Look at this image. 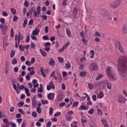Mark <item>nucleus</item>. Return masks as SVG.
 <instances>
[{
  "label": "nucleus",
  "instance_id": "obj_1",
  "mask_svg": "<svg viewBox=\"0 0 127 127\" xmlns=\"http://www.w3.org/2000/svg\"><path fill=\"white\" fill-rule=\"evenodd\" d=\"M118 68L123 76L127 75V57L122 56L120 57L118 61Z\"/></svg>",
  "mask_w": 127,
  "mask_h": 127
},
{
  "label": "nucleus",
  "instance_id": "obj_2",
  "mask_svg": "<svg viewBox=\"0 0 127 127\" xmlns=\"http://www.w3.org/2000/svg\"><path fill=\"white\" fill-rule=\"evenodd\" d=\"M106 70L107 75L111 81H114L116 79L115 72L111 67H107Z\"/></svg>",
  "mask_w": 127,
  "mask_h": 127
},
{
  "label": "nucleus",
  "instance_id": "obj_3",
  "mask_svg": "<svg viewBox=\"0 0 127 127\" xmlns=\"http://www.w3.org/2000/svg\"><path fill=\"white\" fill-rule=\"evenodd\" d=\"M105 81L100 82L95 85V87L99 90L103 89L105 87Z\"/></svg>",
  "mask_w": 127,
  "mask_h": 127
},
{
  "label": "nucleus",
  "instance_id": "obj_4",
  "mask_svg": "<svg viewBox=\"0 0 127 127\" xmlns=\"http://www.w3.org/2000/svg\"><path fill=\"white\" fill-rule=\"evenodd\" d=\"M90 69L91 71L93 70H96L98 69L97 65L95 63H92L89 66Z\"/></svg>",
  "mask_w": 127,
  "mask_h": 127
},
{
  "label": "nucleus",
  "instance_id": "obj_5",
  "mask_svg": "<svg viewBox=\"0 0 127 127\" xmlns=\"http://www.w3.org/2000/svg\"><path fill=\"white\" fill-rule=\"evenodd\" d=\"M119 5V2L116 1L111 2L110 4V6L111 7L114 9L117 7Z\"/></svg>",
  "mask_w": 127,
  "mask_h": 127
},
{
  "label": "nucleus",
  "instance_id": "obj_6",
  "mask_svg": "<svg viewBox=\"0 0 127 127\" xmlns=\"http://www.w3.org/2000/svg\"><path fill=\"white\" fill-rule=\"evenodd\" d=\"M118 101L121 103H124L125 102L126 99L121 95H120L118 98Z\"/></svg>",
  "mask_w": 127,
  "mask_h": 127
},
{
  "label": "nucleus",
  "instance_id": "obj_7",
  "mask_svg": "<svg viewBox=\"0 0 127 127\" xmlns=\"http://www.w3.org/2000/svg\"><path fill=\"white\" fill-rule=\"evenodd\" d=\"M105 86L107 85L108 89H109L111 90V89L112 86V85L111 83L107 81H105Z\"/></svg>",
  "mask_w": 127,
  "mask_h": 127
},
{
  "label": "nucleus",
  "instance_id": "obj_8",
  "mask_svg": "<svg viewBox=\"0 0 127 127\" xmlns=\"http://www.w3.org/2000/svg\"><path fill=\"white\" fill-rule=\"evenodd\" d=\"M77 12V9L76 7H75L74 8L73 11V14L74 16V18L75 19L76 18V16Z\"/></svg>",
  "mask_w": 127,
  "mask_h": 127
},
{
  "label": "nucleus",
  "instance_id": "obj_9",
  "mask_svg": "<svg viewBox=\"0 0 127 127\" xmlns=\"http://www.w3.org/2000/svg\"><path fill=\"white\" fill-rule=\"evenodd\" d=\"M54 93H51L48 94L47 97L48 99L52 100L54 98Z\"/></svg>",
  "mask_w": 127,
  "mask_h": 127
},
{
  "label": "nucleus",
  "instance_id": "obj_10",
  "mask_svg": "<svg viewBox=\"0 0 127 127\" xmlns=\"http://www.w3.org/2000/svg\"><path fill=\"white\" fill-rule=\"evenodd\" d=\"M64 95L63 94L61 93L59 95L58 98V101H60L63 99Z\"/></svg>",
  "mask_w": 127,
  "mask_h": 127
},
{
  "label": "nucleus",
  "instance_id": "obj_11",
  "mask_svg": "<svg viewBox=\"0 0 127 127\" xmlns=\"http://www.w3.org/2000/svg\"><path fill=\"white\" fill-rule=\"evenodd\" d=\"M39 32V30L38 29H36L32 31V34L33 35H36Z\"/></svg>",
  "mask_w": 127,
  "mask_h": 127
},
{
  "label": "nucleus",
  "instance_id": "obj_12",
  "mask_svg": "<svg viewBox=\"0 0 127 127\" xmlns=\"http://www.w3.org/2000/svg\"><path fill=\"white\" fill-rule=\"evenodd\" d=\"M114 44L116 46V47H119L121 45L119 42L117 40H116L114 42Z\"/></svg>",
  "mask_w": 127,
  "mask_h": 127
},
{
  "label": "nucleus",
  "instance_id": "obj_13",
  "mask_svg": "<svg viewBox=\"0 0 127 127\" xmlns=\"http://www.w3.org/2000/svg\"><path fill=\"white\" fill-rule=\"evenodd\" d=\"M66 32L67 34L68 37H70L71 36V35L70 31V30L68 28H67L66 30Z\"/></svg>",
  "mask_w": 127,
  "mask_h": 127
},
{
  "label": "nucleus",
  "instance_id": "obj_14",
  "mask_svg": "<svg viewBox=\"0 0 127 127\" xmlns=\"http://www.w3.org/2000/svg\"><path fill=\"white\" fill-rule=\"evenodd\" d=\"M55 63V62L53 59H51L50 61L49 64L52 66H53Z\"/></svg>",
  "mask_w": 127,
  "mask_h": 127
},
{
  "label": "nucleus",
  "instance_id": "obj_15",
  "mask_svg": "<svg viewBox=\"0 0 127 127\" xmlns=\"http://www.w3.org/2000/svg\"><path fill=\"white\" fill-rule=\"evenodd\" d=\"M40 52L42 56L45 57L46 56L47 53L43 51L42 49H40Z\"/></svg>",
  "mask_w": 127,
  "mask_h": 127
},
{
  "label": "nucleus",
  "instance_id": "obj_16",
  "mask_svg": "<svg viewBox=\"0 0 127 127\" xmlns=\"http://www.w3.org/2000/svg\"><path fill=\"white\" fill-rule=\"evenodd\" d=\"M104 95L103 93L102 92H100L97 96L98 98H101L103 97V96Z\"/></svg>",
  "mask_w": 127,
  "mask_h": 127
},
{
  "label": "nucleus",
  "instance_id": "obj_17",
  "mask_svg": "<svg viewBox=\"0 0 127 127\" xmlns=\"http://www.w3.org/2000/svg\"><path fill=\"white\" fill-rule=\"evenodd\" d=\"M122 30L123 32L125 33L127 32V27H123L122 28Z\"/></svg>",
  "mask_w": 127,
  "mask_h": 127
},
{
  "label": "nucleus",
  "instance_id": "obj_18",
  "mask_svg": "<svg viewBox=\"0 0 127 127\" xmlns=\"http://www.w3.org/2000/svg\"><path fill=\"white\" fill-rule=\"evenodd\" d=\"M86 74V73L85 71H82L80 73V76L82 77L85 76Z\"/></svg>",
  "mask_w": 127,
  "mask_h": 127
},
{
  "label": "nucleus",
  "instance_id": "obj_19",
  "mask_svg": "<svg viewBox=\"0 0 127 127\" xmlns=\"http://www.w3.org/2000/svg\"><path fill=\"white\" fill-rule=\"evenodd\" d=\"M42 110V108L39 107H38L36 109V111L39 114H40L41 113Z\"/></svg>",
  "mask_w": 127,
  "mask_h": 127
},
{
  "label": "nucleus",
  "instance_id": "obj_20",
  "mask_svg": "<svg viewBox=\"0 0 127 127\" xmlns=\"http://www.w3.org/2000/svg\"><path fill=\"white\" fill-rule=\"evenodd\" d=\"M102 124L104 126L108 124L107 121L105 120L102 119L101 120Z\"/></svg>",
  "mask_w": 127,
  "mask_h": 127
},
{
  "label": "nucleus",
  "instance_id": "obj_21",
  "mask_svg": "<svg viewBox=\"0 0 127 127\" xmlns=\"http://www.w3.org/2000/svg\"><path fill=\"white\" fill-rule=\"evenodd\" d=\"M27 18H25L24 20L23 24V26L24 27H25L27 25Z\"/></svg>",
  "mask_w": 127,
  "mask_h": 127
},
{
  "label": "nucleus",
  "instance_id": "obj_22",
  "mask_svg": "<svg viewBox=\"0 0 127 127\" xmlns=\"http://www.w3.org/2000/svg\"><path fill=\"white\" fill-rule=\"evenodd\" d=\"M80 34L81 37L82 38H84L85 37V35H84V32L83 31H82L80 32Z\"/></svg>",
  "mask_w": 127,
  "mask_h": 127
},
{
  "label": "nucleus",
  "instance_id": "obj_23",
  "mask_svg": "<svg viewBox=\"0 0 127 127\" xmlns=\"http://www.w3.org/2000/svg\"><path fill=\"white\" fill-rule=\"evenodd\" d=\"M58 59L59 62L61 63H62L64 62V59L60 57H58Z\"/></svg>",
  "mask_w": 127,
  "mask_h": 127
},
{
  "label": "nucleus",
  "instance_id": "obj_24",
  "mask_svg": "<svg viewBox=\"0 0 127 127\" xmlns=\"http://www.w3.org/2000/svg\"><path fill=\"white\" fill-rule=\"evenodd\" d=\"M11 12H12V14L13 15H14L16 13V11L15 9L14 8H11Z\"/></svg>",
  "mask_w": 127,
  "mask_h": 127
},
{
  "label": "nucleus",
  "instance_id": "obj_25",
  "mask_svg": "<svg viewBox=\"0 0 127 127\" xmlns=\"http://www.w3.org/2000/svg\"><path fill=\"white\" fill-rule=\"evenodd\" d=\"M103 77V75H102L99 74L98 76L96 77L95 79L96 80H98L101 79V78Z\"/></svg>",
  "mask_w": 127,
  "mask_h": 127
},
{
  "label": "nucleus",
  "instance_id": "obj_26",
  "mask_svg": "<svg viewBox=\"0 0 127 127\" xmlns=\"http://www.w3.org/2000/svg\"><path fill=\"white\" fill-rule=\"evenodd\" d=\"M36 10L38 15H39L41 10V7L40 6H38L36 8Z\"/></svg>",
  "mask_w": 127,
  "mask_h": 127
},
{
  "label": "nucleus",
  "instance_id": "obj_27",
  "mask_svg": "<svg viewBox=\"0 0 127 127\" xmlns=\"http://www.w3.org/2000/svg\"><path fill=\"white\" fill-rule=\"evenodd\" d=\"M17 60L15 58H14L13 59L12 63L13 64H15L17 63Z\"/></svg>",
  "mask_w": 127,
  "mask_h": 127
},
{
  "label": "nucleus",
  "instance_id": "obj_28",
  "mask_svg": "<svg viewBox=\"0 0 127 127\" xmlns=\"http://www.w3.org/2000/svg\"><path fill=\"white\" fill-rule=\"evenodd\" d=\"M35 7H32L29 10V13L30 14H31L34 11V10H35Z\"/></svg>",
  "mask_w": 127,
  "mask_h": 127
},
{
  "label": "nucleus",
  "instance_id": "obj_29",
  "mask_svg": "<svg viewBox=\"0 0 127 127\" xmlns=\"http://www.w3.org/2000/svg\"><path fill=\"white\" fill-rule=\"evenodd\" d=\"M65 67L66 68H69L70 67V63L68 62L67 63L65 64Z\"/></svg>",
  "mask_w": 127,
  "mask_h": 127
},
{
  "label": "nucleus",
  "instance_id": "obj_30",
  "mask_svg": "<svg viewBox=\"0 0 127 127\" xmlns=\"http://www.w3.org/2000/svg\"><path fill=\"white\" fill-rule=\"evenodd\" d=\"M15 54V53L14 50H12L10 53V57H13L14 56Z\"/></svg>",
  "mask_w": 127,
  "mask_h": 127
},
{
  "label": "nucleus",
  "instance_id": "obj_31",
  "mask_svg": "<svg viewBox=\"0 0 127 127\" xmlns=\"http://www.w3.org/2000/svg\"><path fill=\"white\" fill-rule=\"evenodd\" d=\"M81 109L83 110H87V109L86 108V106L84 105H81L80 107Z\"/></svg>",
  "mask_w": 127,
  "mask_h": 127
},
{
  "label": "nucleus",
  "instance_id": "obj_32",
  "mask_svg": "<svg viewBox=\"0 0 127 127\" xmlns=\"http://www.w3.org/2000/svg\"><path fill=\"white\" fill-rule=\"evenodd\" d=\"M24 104L23 102H20L17 103L19 107H20L21 106H23Z\"/></svg>",
  "mask_w": 127,
  "mask_h": 127
},
{
  "label": "nucleus",
  "instance_id": "obj_33",
  "mask_svg": "<svg viewBox=\"0 0 127 127\" xmlns=\"http://www.w3.org/2000/svg\"><path fill=\"white\" fill-rule=\"evenodd\" d=\"M97 111L98 115H101L102 114L103 112L102 110L100 109H98Z\"/></svg>",
  "mask_w": 127,
  "mask_h": 127
},
{
  "label": "nucleus",
  "instance_id": "obj_34",
  "mask_svg": "<svg viewBox=\"0 0 127 127\" xmlns=\"http://www.w3.org/2000/svg\"><path fill=\"white\" fill-rule=\"evenodd\" d=\"M61 114L60 112H57L54 115V116L55 117H58L60 116Z\"/></svg>",
  "mask_w": 127,
  "mask_h": 127
},
{
  "label": "nucleus",
  "instance_id": "obj_35",
  "mask_svg": "<svg viewBox=\"0 0 127 127\" xmlns=\"http://www.w3.org/2000/svg\"><path fill=\"white\" fill-rule=\"evenodd\" d=\"M14 32L13 29L12 28L10 31V36L11 37H12L14 35Z\"/></svg>",
  "mask_w": 127,
  "mask_h": 127
},
{
  "label": "nucleus",
  "instance_id": "obj_36",
  "mask_svg": "<svg viewBox=\"0 0 127 127\" xmlns=\"http://www.w3.org/2000/svg\"><path fill=\"white\" fill-rule=\"evenodd\" d=\"M30 35L28 34L27 36V38L26 39V42H29L30 37Z\"/></svg>",
  "mask_w": 127,
  "mask_h": 127
},
{
  "label": "nucleus",
  "instance_id": "obj_37",
  "mask_svg": "<svg viewBox=\"0 0 127 127\" xmlns=\"http://www.w3.org/2000/svg\"><path fill=\"white\" fill-rule=\"evenodd\" d=\"M32 115L33 117H35L37 116V113L35 111H33L32 112Z\"/></svg>",
  "mask_w": 127,
  "mask_h": 127
},
{
  "label": "nucleus",
  "instance_id": "obj_38",
  "mask_svg": "<svg viewBox=\"0 0 127 127\" xmlns=\"http://www.w3.org/2000/svg\"><path fill=\"white\" fill-rule=\"evenodd\" d=\"M18 110L19 112H20L21 113L23 114L24 115L25 113L23 111V110L21 109H18Z\"/></svg>",
  "mask_w": 127,
  "mask_h": 127
},
{
  "label": "nucleus",
  "instance_id": "obj_39",
  "mask_svg": "<svg viewBox=\"0 0 127 127\" xmlns=\"http://www.w3.org/2000/svg\"><path fill=\"white\" fill-rule=\"evenodd\" d=\"M88 87L90 89H92L94 88L93 85L91 83H89L88 85Z\"/></svg>",
  "mask_w": 127,
  "mask_h": 127
},
{
  "label": "nucleus",
  "instance_id": "obj_40",
  "mask_svg": "<svg viewBox=\"0 0 127 127\" xmlns=\"http://www.w3.org/2000/svg\"><path fill=\"white\" fill-rule=\"evenodd\" d=\"M42 103L43 104H47L48 103V101L47 100H42Z\"/></svg>",
  "mask_w": 127,
  "mask_h": 127
},
{
  "label": "nucleus",
  "instance_id": "obj_41",
  "mask_svg": "<svg viewBox=\"0 0 127 127\" xmlns=\"http://www.w3.org/2000/svg\"><path fill=\"white\" fill-rule=\"evenodd\" d=\"M19 49L21 51H24V50H23V49H22V47H23V45H19Z\"/></svg>",
  "mask_w": 127,
  "mask_h": 127
},
{
  "label": "nucleus",
  "instance_id": "obj_42",
  "mask_svg": "<svg viewBox=\"0 0 127 127\" xmlns=\"http://www.w3.org/2000/svg\"><path fill=\"white\" fill-rule=\"evenodd\" d=\"M33 20L32 19H30L29 22V25H32L33 23Z\"/></svg>",
  "mask_w": 127,
  "mask_h": 127
},
{
  "label": "nucleus",
  "instance_id": "obj_43",
  "mask_svg": "<svg viewBox=\"0 0 127 127\" xmlns=\"http://www.w3.org/2000/svg\"><path fill=\"white\" fill-rule=\"evenodd\" d=\"M49 28L47 26H46L45 28V32L46 33H47L48 32Z\"/></svg>",
  "mask_w": 127,
  "mask_h": 127
},
{
  "label": "nucleus",
  "instance_id": "obj_44",
  "mask_svg": "<svg viewBox=\"0 0 127 127\" xmlns=\"http://www.w3.org/2000/svg\"><path fill=\"white\" fill-rule=\"evenodd\" d=\"M51 45V44L49 42H47L45 43V46L47 47L48 46L49 47Z\"/></svg>",
  "mask_w": 127,
  "mask_h": 127
},
{
  "label": "nucleus",
  "instance_id": "obj_45",
  "mask_svg": "<svg viewBox=\"0 0 127 127\" xmlns=\"http://www.w3.org/2000/svg\"><path fill=\"white\" fill-rule=\"evenodd\" d=\"M94 109H91L88 112L89 114H93V113L94 111Z\"/></svg>",
  "mask_w": 127,
  "mask_h": 127
},
{
  "label": "nucleus",
  "instance_id": "obj_46",
  "mask_svg": "<svg viewBox=\"0 0 127 127\" xmlns=\"http://www.w3.org/2000/svg\"><path fill=\"white\" fill-rule=\"evenodd\" d=\"M117 48L121 53H123L124 52V51L123 50L122 48L121 47V46L119 47H118Z\"/></svg>",
  "mask_w": 127,
  "mask_h": 127
},
{
  "label": "nucleus",
  "instance_id": "obj_47",
  "mask_svg": "<svg viewBox=\"0 0 127 127\" xmlns=\"http://www.w3.org/2000/svg\"><path fill=\"white\" fill-rule=\"evenodd\" d=\"M93 100L94 101H96V96L95 95H94L92 97Z\"/></svg>",
  "mask_w": 127,
  "mask_h": 127
},
{
  "label": "nucleus",
  "instance_id": "obj_48",
  "mask_svg": "<svg viewBox=\"0 0 127 127\" xmlns=\"http://www.w3.org/2000/svg\"><path fill=\"white\" fill-rule=\"evenodd\" d=\"M51 121H50L47 123L46 127H49L51 126Z\"/></svg>",
  "mask_w": 127,
  "mask_h": 127
},
{
  "label": "nucleus",
  "instance_id": "obj_49",
  "mask_svg": "<svg viewBox=\"0 0 127 127\" xmlns=\"http://www.w3.org/2000/svg\"><path fill=\"white\" fill-rule=\"evenodd\" d=\"M26 122L25 121H24L22 123L21 127H25Z\"/></svg>",
  "mask_w": 127,
  "mask_h": 127
},
{
  "label": "nucleus",
  "instance_id": "obj_50",
  "mask_svg": "<svg viewBox=\"0 0 127 127\" xmlns=\"http://www.w3.org/2000/svg\"><path fill=\"white\" fill-rule=\"evenodd\" d=\"M53 112V108H50L49 111V115H51L52 114Z\"/></svg>",
  "mask_w": 127,
  "mask_h": 127
},
{
  "label": "nucleus",
  "instance_id": "obj_51",
  "mask_svg": "<svg viewBox=\"0 0 127 127\" xmlns=\"http://www.w3.org/2000/svg\"><path fill=\"white\" fill-rule=\"evenodd\" d=\"M0 22L2 24H4L5 22V20L4 18H1L0 19Z\"/></svg>",
  "mask_w": 127,
  "mask_h": 127
},
{
  "label": "nucleus",
  "instance_id": "obj_52",
  "mask_svg": "<svg viewBox=\"0 0 127 127\" xmlns=\"http://www.w3.org/2000/svg\"><path fill=\"white\" fill-rule=\"evenodd\" d=\"M18 19V18L17 17L16 15L14 16L13 19V21H16Z\"/></svg>",
  "mask_w": 127,
  "mask_h": 127
},
{
  "label": "nucleus",
  "instance_id": "obj_53",
  "mask_svg": "<svg viewBox=\"0 0 127 127\" xmlns=\"http://www.w3.org/2000/svg\"><path fill=\"white\" fill-rule=\"evenodd\" d=\"M79 104V102L78 101H76L73 103L72 106L73 107H75Z\"/></svg>",
  "mask_w": 127,
  "mask_h": 127
},
{
  "label": "nucleus",
  "instance_id": "obj_54",
  "mask_svg": "<svg viewBox=\"0 0 127 127\" xmlns=\"http://www.w3.org/2000/svg\"><path fill=\"white\" fill-rule=\"evenodd\" d=\"M43 88H38V89L37 92H40L42 93L43 91Z\"/></svg>",
  "mask_w": 127,
  "mask_h": 127
},
{
  "label": "nucleus",
  "instance_id": "obj_55",
  "mask_svg": "<svg viewBox=\"0 0 127 127\" xmlns=\"http://www.w3.org/2000/svg\"><path fill=\"white\" fill-rule=\"evenodd\" d=\"M95 35H96V36L98 37H100V34L98 32H96L95 33Z\"/></svg>",
  "mask_w": 127,
  "mask_h": 127
},
{
  "label": "nucleus",
  "instance_id": "obj_56",
  "mask_svg": "<svg viewBox=\"0 0 127 127\" xmlns=\"http://www.w3.org/2000/svg\"><path fill=\"white\" fill-rule=\"evenodd\" d=\"M35 59L34 58H32L31 59V63L32 64L35 61Z\"/></svg>",
  "mask_w": 127,
  "mask_h": 127
},
{
  "label": "nucleus",
  "instance_id": "obj_57",
  "mask_svg": "<svg viewBox=\"0 0 127 127\" xmlns=\"http://www.w3.org/2000/svg\"><path fill=\"white\" fill-rule=\"evenodd\" d=\"M50 49V47H46V48L44 49V50L46 51L47 52H48Z\"/></svg>",
  "mask_w": 127,
  "mask_h": 127
},
{
  "label": "nucleus",
  "instance_id": "obj_58",
  "mask_svg": "<svg viewBox=\"0 0 127 127\" xmlns=\"http://www.w3.org/2000/svg\"><path fill=\"white\" fill-rule=\"evenodd\" d=\"M67 0H63L62 5L63 6H65L66 3V2Z\"/></svg>",
  "mask_w": 127,
  "mask_h": 127
},
{
  "label": "nucleus",
  "instance_id": "obj_59",
  "mask_svg": "<svg viewBox=\"0 0 127 127\" xmlns=\"http://www.w3.org/2000/svg\"><path fill=\"white\" fill-rule=\"evenodd\" d=\"M29 45H28L26 46H24L23 47H22V49H24L25 48L26 49H28L29 48Z\"/></svg>",
  "mask_w": 127,
  "mask_h": 127
},
{
  "label": "nucleus",
  "instance_id": "obj_60",
  "mask_svg": "<svg viewBox=\"0 0 127 127\" xmlns=\"http://www.w3.org/2000/svg\"><path fill=\"white\" fill-rule=\"evenodd\" d=\"M25 64L29 66H30L31 65V64L30 62V61H27L25 63Z\"/></svg>",
  "mask_w": 127,
  "mask_h": 127
},
{
  "label": "nucleus",
  "instance_id": "obj_61",
  "mask_svg": "<svg viewBox=\"0 0 127 127\" xmlns=\"http://www.w3.org/2000/svg\"><path fill=\"white\" fill-rule=\"evenodd\" d=\"M2 15L4 16H7L8 14L5 11H3L2 13Z\"/></svg>",
  "mask_w": 127,
  "mask_h": 127
},
{
  "label": "nucleus",
  "instance_id": "obj_62",
  "mask_svg": "<svg viewBox=\"0 0 127 127\" xmlns=\"http://www.w3.org/2000/svg\"><path fill=\"white\" fill-rule=\"evenodd\" d=\"M21 117V114L20 113H18L16 115V117L17 118H19L20 117Z\"/></svg>",
  "mask_w": 127,
  "mask_h": 127
},
{
  "label": "nucleus",
  "instance_id": "obj_63",
  "mask_svg": "<svg viewBox=\"0 0 127 127\" xmlns=\"http://www.w3.org/2000/svg\"><path fill=\"white\" fill-rule=\"evenodd\" d=\"M65 104V103L64 102H62L60 103V106L61 107H62Z\"/></svg>",
  "mask_w": 127,
  "mask_h": 127
},
{
  "label": "nucleus",
  "instance_id": "obj_64",
  "mask_svg": "<svg viewBox=\"0 0 127 127\" xmlns=\"http://www.w3.org/2000/svg\"><path fill=\"white\" fill-rule=\"evenodd\" d=\"M90 126L91 127H96V125L94 123L90 124Z\"/></svg>",
  "mask_w": 127,
  "mask_h": 127
}]
</instances>
